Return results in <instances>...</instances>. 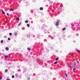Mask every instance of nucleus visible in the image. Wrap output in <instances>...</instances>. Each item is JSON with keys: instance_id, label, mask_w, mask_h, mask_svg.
<instances>
[{"instance_id": "nucleus-6", "label": "nucleus", "mask_w": 80, "mask_h": 80, "mask_svg": "<svg viewBox=\"0 0 80 80\" xmlns=\"http://www.w3.org/2000/svg\"><path fill=\"white\" fill-rule=\"evenodd\" d=\"M72 65H76V63H75V62H74L73 63Z\"/></svg>"}, {"instance_id": "nucleus-20", "label": "nucleus", "mask_w": 80, "mask_h": 80, "mask_svg": "<svg viewBox=\"0 0 80 80\" xmlns=\"http://www.w3.org/2000/svg\"><path fill=\"white\" fill-rule=\"evenodd\" d=\"M15 35H17V32H15L14 33Z\"/></svg>"}, {"instance_id": "nucleus-30", "label": "nucleus", "mask_w": 80, "mask_h": 80, "mask_svg": "<svg viewBox=\"0 0 80 80\" xmlns=\"http://www.w3.org/2000/svg\"><path fill=\"white\" fill-rule=\"evenodd\" d=\"M7 15H8V16H9V14L7 13Z\"/></svg>"}, {"instance_id": "nucleus-37", "label": "nucleus", "mask_w": 80, "mask_h": 80, "mask_svg": "<svg viewBox=\"0 0 80 80\" xmlns=\"http://www.w3.org/2000/svg\"><path fill=\"white\" fill-rule=\"evenodd\" d=\"M78 61H77V63H78Z\"/></svg>"}, {"instance_id": "nucleus-14", "label": "nucleus", "mask_w": 80, "mask_h": 80, "mask_svg": "<svg viewBox=\"0 0 80 80\" xmlns=\"http://www.w3.org/2000/svg\"><path fill=\"white\" fill-rule=\"evenodd\" d=\"M27 26L28 27H30V25L28 24H27Z\"/></svg>"}, {"instance_id": "nucleus-24", "label": "nucleus", "mask_w": 80, "mask_h": 80, "mask_svg": "<svg viewBox=\"0 0 80 80\" xmlns=\"http://www.w3.org/2000/svg\"><path fill=\"white\" fill-rule=\"evenodd\" d=\"M14 76H13V75L12 76V78H14Z\"/></svg>"}, {"instance_id": "nucleus-13", "label": "nucleus", "mask_w": 80, "mask_h": 80, "mask_svg": "<svg viewBox=\"0 0 80 80\" xmlns=\"http://www.w3.org/2000/svg\"><path fill=\"white\" fill-rule=\"evenodd\" d=\"M28 50H31V48H28Z\"/></svg>"}, {"instance_id": "nucleus-15", "label": "nucleus", "mask_w": 80, "mask_h": 80, "mask_svg": "<svg viewBox=\"0 0 80 80\" xmlns=\"http://www.w3.org/2000/svg\"><path fill=\"white\" fill-rule=\"evenodd\" d=\"M8 72V69H6L5 70V72Z\"/></svg>"}, {"instance_id": "nucleus-1", "label": "nucleus", "mask_w": 80, "mask_h": 80, "mask_svg": "<svg viewBox=\"0 0 80 80\" xmlns=\"http://www.w3.org/2000/svg\"><path fill=\"white\" fill-rule=\"evenodd\" d=\"M60 22V20H58V22H57L56 23V26H58L59 25V22Z\"/></svg>"}, {"instance_id": "nucleus-16", "label": "nucleus", "mask_w": 80, "mask_h": 80, "mask_svg": "<svg viewBox=\"0 0 80 80\" xmlns=\"http://www.w3.org/2000/svg\"><path fill=\"white\" fill-rule=\"evenodd\" d=\"M28 21L27 20H26L25 21V23H28Z\"/></svg>"}, {"instance_id": "nucleus-36", "label": "nucleus", "mask_w": 80, "mask_h": 80, "mask_svg": "<svg viewBox=\"0 0 80 80\" xmlns=\"http://www.w3.org/2000/svg\"><path fill=\"white\" fill-rule=\"evenodd\" d=\"M48 33H49V32H48Z\"/></svg>"}, {"instance_id": "nucleus-4", "label": "nucleus", "mask_w": 80, "mask_h": 80, "mask_svg": "<svg viewBox=\"0 0 80 80\" xmlns=\"http://www.w3.org/2000/svg\"><path fill=\"white\" fill-rule=\"evenodd\" d=\"M2 13H3V14H5V12H4L3 11V10H2Z\"/></svg>"}, {"instance_id": "nucleus-21", "label": "nucleus", "mask_w": 80, "mask_h": 80, "mask_svg": "<svg viewBox=\"0 0 80 80\" xmlns=\"http://www.w3.org/2000/svg\"><path fill=\"white\" fill-rule=\"evenodd\" d=\"M15 75H16V77H18V74H15Z\"/></svg>"}, {"instance_id": "nucleus-18", "label": "nucleus", "mask_w": 80, "mask_h": 80, "mask_svg": "<svg viewBox=\"0 0 80 80\" xmlns=\"http://www.w3.org/2000/svg\"><path fill=\"white\" fill-rule=\"evenodd\" d=\"M57 63H58V62H57V61H56V62H54V64H57Z\"/></svg>"}, {"instance_id": "nucleus-7", "label": "nucleus", "mask_w": 80, "mask_h": 80, "mask_svg": "<svg viewBox=\"0 0 80 80\" xmlns=\"http://www.w3.org/2000/svg\"><path fill=\"white\" fill-rule=\"evenodd\" d=\"M6 50H8V49H9L7 47H6Z\"/></svg>"}, {"instance_id": "nucleus-23", "label": "nucleus", "mask_w": 80, "mask_h": 80, "mask_svg": "<svg viewBox=\"0 0 80 80\" xmlns=\"http://www.w3.org/2000/svg\"><path fill=\"white\" fill-rule=\"evenodd\" d=\"M58 60V58H57L56 59V60L57 61Z\"/></svg>"}, {"instance_id": "nucleus-11", "label": "nucleus", "mask_w": 80, "mask_h": 80, "mask_svg": "<svg viewBox=\"0 0 80 80\" xmlns=\"http://www.w3.org/2000/svg\"><path fill=\"white\" fill-rule=\"evenodd\" d=\"M75 70H76V69H75V68H73V72H75Z\"/></svg>"}, {"instance_id": "nucleus-10", "label": "nucleus", "mask_w": 80, "mask_h": 80, "mask_svg": "<svg viewBox=\"0 0 80 80\" xmlns=\"http://www.w3.org/2000/svg\"><path fill=\"white\" fill-rule=\"evenodd\" d=\"M40 10H43V8L41 7L40 8Z\"/></svg>"}, {"instance_id": "nucleus-32", "label": "nucleus", "mask_w": 80, "mask_h": 80, "mask_svg": "<svg viewBox=\"0 0 80 80\" xmlns=\"http://www.w3.org/2000/svg\"><path fill=\"white\" fill-rule=\"evenodd\" d=\"M6 80H10V79H8Z\"/></svg>"}, {"instance_id": "nucleus-33", "label": "nucleus", "mask_w": 80, "mask_h": 80, "mask_svg": "<svg viewBox=\"0 0 80 80\" xmlns=\"http://www.w3.org/2000/svg\"><path fill=\"white\" fill-rule=\"evenodd\" d=\"M72 56H73L74 55L73 54H71Z\"/></svg>"}, {"instance_id": "nucleus-22", "label": "nucleus", "mask_w": 80, "mask_h": 80, "mask_svg": "<svg viewBox=\"0 0 80 80\" xmlns=\"http://www.w3.org/2000/svg\"><path fill=\"white\" fill-rule=\"evenodd\" d=\"M40 36V35H38V36L37 37H38V38H39V37Z\"/></svg>"}, {"instance_id": "nucleus-9", "label": "nucleus", "mask_w": 80, "mask_h": 80, "mask_svg": "<svg viewBox=\"0 0 80 80\" xmlns=\"http://www.w3.org/2000/svg\"><path fill=\"white\" fill-rule=\"evenodd\" d=\"M9 35L10 36H12V33H10Z\"/></svg>"}, {"instance_id": "nucleus-26", "label": "nucleus", "mask_w": 80, "mask_h": 80, "mask_svg": "<svg viewBox=\"0 0 80 80\" xmlns=\"http://www.w3.org/2000/svg\"><path fill=\"white\" fill-rule=\"evenodd\" d=\"M30 78H28V80H30Z\"/></svg>"}, {"instance_id": "nucleus-34", "label": "nucleus", "mask_w": 80, "mask_h": 80, "mask_svg": "<svg viewBox=\"0 0 80 80\" xmlns=\"http://www.w3.org/2000/svg\"><path fill=\"white\" fill-rule=\"evenodd\" d=\"M76 60H77H77H77V59H76Z\"/></svg>"}, {"instance_id": "nucleus-8", "label": "nucleus", "mask_w": 80, "mask_h": 80, "mask_svg": "<svg viewBox=\"0 0 80 80\" xmlns=\"http://www.w3.org/2000/svg\"><path fill=\"white\" fill-rule=\"evenodd\" d=\"M16 20H20V19L19 18H17Z\"/></svg>"}, {"instance_id": "nucleus-12", "label": "nucleus", "mask_w": 80, "mask_h": 80, "mask_svg": "<svg viewBox=\"0 0 80 80\" xmlns=\"http://www.w3.org/2000/svg\"><path fill=\"white\" fill-rule=\"evenodd\" d=\"M1 43H3V40H1Z\"/></svg>"}, {"instance_id": "nucleus-19", "label": "nucleus", "mask_w": 80, "mask_h": 80, "mask_svg": "<svg viewBox=\"0 0 80 80\" xmlns=\"http://www.w3.org/2000/svg\"><path fill=\"white\" fill-rule=\"evenodd\" d=\"M66 30V28H63V29H62V30L63 31L64 30Z\"/></svg>"}, {"instance_id": "nucleus-29", "label": "nucleus", "mask_w": 80, "mask_h": 80, "mask_svg": "<svg viewBox=\"0 0 80 80\" xmlns=\"http://www.w3.org/2000/svg\"><path fill=\"white\" fill-rule=\"evenodd\" d=\"M65 75H66V77H67V76H68V75H67V74H65Z\"/></svg>"}, {"instance_id": "nucleus-17", "label": "nucleus", "mask_w": 80, "mask_h": 80, "mask_svg": "<svg viewBox=\"0 0 80 80\" xmlns=\"http://www.w3.org/2000/svg\"><path fill=\"white\" fill-rule=\"evenodd\" d=\"M21 24H22V22H20V23L18 25V26H20V25H21Z\"/></svg>"}, {"instance_id": "nucleus-25", "label": "nucleus", "mask_w": 80, "mask_h": 80, "mask_svg": "<svg viewBox=\"0 0 80 80\" xmlns=\"http://www.w3.org/2000/svg\"><path fill=\"white\" fill-rule=\"evenodd\" d=\"M2 78V77L1 76L0 78V80H1Z\"/></svg>"}, {"instance_id": "nucleus-31", "label": "nucleus", "mask_w": 80, "mask_h": 80, "mask_svg": "<svg viewBox=\"0 0 80 80\" xmlns=\"http://www.w3.org/2000/svg\"><path fill=\"white\" fill-rule=\"evenodd\" d=\"M8 40H10V38H8Z\"/></svg>"}, {"instance_id": "nucleus-28", "label": "nucleus", "mask_w": 80, "mask_h": 80, "mask_svg": "<svg viewBox=\"0 0 80 80\" xmlns=\"http://www.w3.org/2000/svg\"><path fill=\"white\" fill-rule=\"evenodd\" d=\"M77 50H78V52H80V50H78V49H77Z\"/></svg>"}, {"instance_id": "nucleus-35", "label": "nucleus", "mask_w": 80, "mask_h": 80, "mask_svg": "<svg viewBox=\"0 0 80 80\" xmlns=\"http://www.w3.org/2000/svg\"><path fill=\"white\" fill-rule=\"evenodd\" d=\"M72 67H73V66H71V68H72Z\"/></svg>"}, {"instance_id": "nucleus-38", "label": "nucleus", "mask_w": 80, "mask_h": 80, "mask_svg": "<svg viewBox=\"0 0 80 80\" xmlns=\"http://www.w3.org/2000/svg\"><path fill=\"white\" fill-rule=\"evenodd\" d=\"M69 68H71V67L70 66V67H69Z\"/></svg>"}, {"instance_id": "nucleus-2", "label": "nucleus", "mask_w": 80, "mask_h": 80, "mask_svg": "<svg viewBox=\"0 0 80 80\" xmlns=\"http://www.w3.org/2000/svg\"><path fill=\"white\" fill-rule=\"evenodd\" d=\"M10 12H11V11L13 12V11H14V9H13V8H11L10 10Z\"/></svg>"}, {"instance_id": "nucleus-5", "label": "nucleus", "mask_w": 80, "mask_h": 80, "mask_svg": "<svg viewBox=\"0 0 80 80\" xmlns=\"http://www.w3.org/2000/svg\"><path fill=\"white\" fill-rule=\"evenodd\" d=\"M27 37L28 38H30V36L29 35H27Z\"/></svg>"}, {"instance_id": "nucleus-27", "label": "nucleus", "mask_w": 80, "mask_h": 80, "mask_svg": "<svg viewBox=\"0 0 80 80\" xmlns=\"http://www.w3.org/2000/svg\"><path fill=\"white\" fill-rule=\"evenodd\" d=\"M4 38H7V36H4Z\"/></svg>"}, {"instance_id": "nucleus-3", "label": "nucleus", "mask_w": 80, "mask_h": 80, "mask_svg": "<svg viewBox=\"0 0 80 80\" xmlns=\"http://www.w3.org/2000/svg\"><path fill=\"white\" fill-rule=\"evenodd\" d=\"M4 57L5 58H8V56H6V55H4Z\"/></svg>"}]
</instances>
